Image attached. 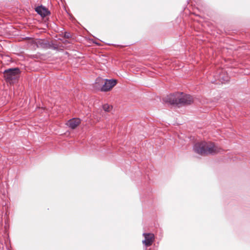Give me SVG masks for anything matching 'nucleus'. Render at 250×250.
I'll return each instance as SVG.
<instances>
[{"mask_svg":"<svg viewBox=\"0 0 250 250\" xmlns=\"http://www.w3.org/2000/svg\"><path fill=\"white\" fill-rule=\"evenodd\" d=\"M165 103L178 106L190 104L193 102L191 96L184 94L183 92H177L167 95L164 99Z\"/></svg>","mask_w":250,"mask_h":250,"instance_id":"1","label":"nucleus"},{"mask_svg":"<svg viewBox=\"0 0 250 250\" xmlns=\"http://www.w3.org/2000/svg\"><path fill=\"white\" fill-rule=\"evenodd\" d=\"M193 150L199 155L205 156L220 152L221 148L212 142L204 141L196 143L193 146Z\"/></svg>","mask_w":250,"mask_h":250,"instance_id":"2","label":"nucleus"},{"mask_svg":"<svg viewBox=\"0 0 250 250\" xmlns=\"http://www.w3.org/2000/svg\"><path fill=\"white\" fill-rule=\"evenodd\" d=\"M20 73L21 70L19 68H11L5 70L3 76L6 82L13 83L18 80Z\"/></svg>","mask_w":250,"mask_h":250,"instance_id":"3","label":"nucleus"},{"mask_svg":"<svg viewBox=\"0 0 250 250\" xmlns=\"http://www.w3.org/2000/svg\"><path fill=\"white\" fill-rule=\"evenodd\" d=\"M104 84L101 87V91H109L117 83V81L114 79H104Z\"/></svg>","mask_w":250,"mask_h":250,"instance_id":"4","label":"nucleus"},{"mask_svg":"<svg viewBox=\"0 0 250 250\" xmlns=\"http://www.w3.org/2000/svg\"><path fill=\"white\" fill-rule=\"evenodd\" d=\"M143 236L145 237V239L143 241V243L146 247L151 246L154 240V234L150 233H144Z\"/></svg>","mask_w":250,"mask_h":250,"instance_id":"5","label":"nucleus"},{"mask_svg":"<svg viewBox=\"0 0 250 250\" xmlns=\"http://www.w3.org/2000/svg\"><path fill=\"white\" fill-rule=\"evenodd\" d=\"M36 12L42 17H45L50 14V11L44 6H39L35 8Z\"/></svg>","mask_w":250,"mask_h":250,"instance_id":"6","label":"nucleus"},{"mask_svg":"<svg viewBox=\"0 0 250 250\" xmlns=\"http://www.w3.org/2000/svg\"><path fill=\"white\" fill-rule=\"evenodd\" d=\"M80 124L79 119H73L68 121L67 125L71 129H75Z\"/></svg>","mask_w":250,"mask_h":250,"instance_id":"7","label":"nucleus"},{"mask_svg":"<svg viewBox=\"0 0 250 250\" xmlns=\"http://www.w3.org/2000/svg\"><path fill=\"white\" fill-rule=\"evenodd\" d=\"M104 79L101 77H98L96 79L95 83L94 84V87L97 89L101 91V87L104 84Z\"/></svg>","mask_w":250,"mask_h":250,"instance_id":"8","label":"nucleus"},{"mask_svg":"<svg viewBox=\"0 0 250 250\" xmlns=\"http://www.w3.org/2000/svg\"><path fill=\"white\" fill-rule=\"evenodd\" d=\"M103 108L105 111L109 112V111H110L112 107V106H111L110 105H109L108 104H104L103 105Z\"/></svg>","mask_w":250,"mask_h":250,"instance_id":"9","label":"nucleus"},{"mask_svg":"<svg viewBox=\"0 0 250 250\" xmlns=\"http://www.w3.org/2000/svg\"><path fill=\"white\" fill-rule=\"evenodd\" d=\"M219 79H220V80H222L223 81H224V82L228 81V79L227 77L224 78L223 77H222L221 75H220V76L219 77Z\"/></svg>","mask_w":250,"mask_h":250,"instance_id":"10","label":"nucleus"},{"mask_svg":"<svg viewBox=\"0 0 250 250\" xmlns=\"http://www.w3.org/2000/svg\"><path fill=\"white\" fill-rule=\"evenodd\" d=\"M64 36L66 39H69L71 37L70 33L68 32H65Z\"/></svg>","mask_w":250,"mask_h":250,"instance_id":"11","label":"nucleus"}]
</instances>
